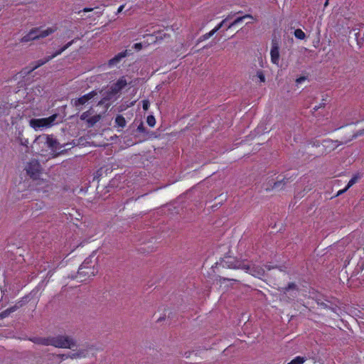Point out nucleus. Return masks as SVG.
I'll use <instances>...</instances> for the list:
<instances>
[{"instance_id":"obj_1","label":"nucleus","mask_w":364,"mask_h":364,"mask_svg":"<svg viewBox=\"0 0 364 364\" xmlns=\"http://www.w3.org/2000/svg\"><path fill=\"white\" fill-rule=\"evenodd\" d=\"M31 341L37 344L53 346L60 348H72L75 346V341L67 336H50L47 338L35 337L31 339Z\"/></svg>"},{"instance_id":"obj_2","label":"nucleus","mask_w":364,"mask_h":364,"mask_svg":"<svg viewBox=\"0 0 364 364\" xmlns=\"http://www.w3.org/2000/svg\"><path fill=\"white\" fill-rule=\"evenodd\" d=\"M56 30V28H48L45 30H41L39 28H32L26 35L22 37L21 42L26 43L33 40L46 38L53 33Z\"/></svg>"},{"instance_id":"obj_3","label":"nucleus","mask_w":364,"mask_h":364,"mask_svg":"<svg viewBox=\"0 0 364 364\" xmlns=\"http://www.w3.org/2000/svg\"><path fill=\"white\" fill-rule=\"evenodd\" d=\"M79 38H75L73 39L72 41L67 43L65 46H63L62 48H60L59 50H56L53 54L51 55H49L44 59L38 60L37 62L35 63V64L32 66L31 71H33L40 66L46 64L53 58H55L56 56L60 55L63 52H64L66 49H68L69 47H70L74 43H75Z\"/></svg>"},{"instance_id":"obj_4","label":"nucleus","mask_w":364,"mask_h":364,"mask_svg":"<svg viewBox=\"0 0 364 364\" xmlns=\"http://www.w3.org/2000/svg\"><path fill=\"white\" fill-rule=\"evenodd\" d=\"M48 135L41 134L37 136L32 145V149L40 155L44 156L49 151L48 147Z\"/></svg>"},{"instance_id":"obj_5","label":"nucleus","mask_w":364,"mask_h":364,"mask_svg":"<svg viewBox=\"0 0 364 364\" xmlns=\"http://www.w3.org/2000/svg\"><path fill=\"white\" fill-rule=\"evenodd\" d=\"M57 117L56 114H53L46 118L31 119L29 121L30 126L37 130L43 127H50Z\"/></svg>"},{"instance_id":"obj_6","label":"nucleus","mask_w":364,"mask_h":364,"mask_svg":"<svg viewBox=\"0 0 364 364\" xmlns=\"http://www.w3.org/2000/svg\"><path fill=\"white\" fill-rule=\"evenodd\" d=\"M26 171L31 178H37L41 172V166L37 159H31L26 166Z\"/></svg>"},{"instance_id":"obj_7","label":"nucleus","mask_w":364,"mask_h":364,"mask_svg":"<svg viewBox=\"0 0 364 364\" xmlns=\"http://www.w3.org/2000/svg\"><path fill=\"white\" fill-rule=\"evenodd\" d=\"M97 93L96 91L92 90L78 98L73 99L71 102L73 106H75L77 109H80L81 106L88 102V101L92 100L95 96L97 95Z\"/></svg>"},{"instance_id":"obj_8","label":"nucleus","mask_w":364,"mask_h":364,"mask_svg":"<svg viewBox=\"0 0 364 364\" xmlns=\"http://www.w3.org/2000/svg\"><path fill=\"white\" fill-rule=\"evenodd\" d=\"M87 262L85 261L79 267L77 274L80 277L95 276L96 272L93 267L87 266Z\"/></svg>"},{"instance_id":"obj_9","label":"nucleus","mask_w":364,"mask_h":364,"mask_svg":"<svg viewBox=\"0 0 364 364\" xmlns=\"http://www.w3.org/2000/svg\"><path fill=\"white\" fill-rule=\"evenodd\" d=\"M341 144L338 140H332L327 139L323 141L322 146L323 148V153L327 154L335 150L338 146Z\"/></svg>"},{"instance_id":"obj_10","label":"nucleus","mask_w":364,"mask_h":364,"mask_svg":"<svg viewBox=\"0 0 364 364\" xmlns=\"http://www.w3.org/2000/svg\"><path fill=\"white\" fill-rule=\"evenodd\" d=\"M291 178H287V176H284L282 179H278L277 181L274 182L273 185H270V187L265 188L266 191L270 190H282L284 188V186L289 181V180Z\"/></svg>"},{"instance_id":"obj_11","label":"nucleus","mask_w":364,"mask_h":364,"mask_svg":"<svg viewBox=\"0 0 364 364\" xmlns=\"http://www.w3.org/2000/svg\"><path fill=\"white\" fill-rule=\"evenodd\" d=\"M127 85L125 77H122L112 85V91L115 93L119 92L124 89Z\"/></svg>"},{"instance_id":"obj_12","label":"nucleus","mask_w":364,"mask_h":364,"mask_svg":"<svg viewBox=\"0 0 364 364\" xmlns=\"http://www.w3.org/2000/svg\"><path fill=\"white\" fill-rule=\"evenodd\" d=\"M48 147L49 151L53 153L58 151L60 149L58 141L52 135H48Z\"/></svg>"},{"instance_id":"obj_13","label":"nucleus","mask_w":364,"mask_h":364,"mask_svg":"<svg viewBox=\"0 0 364 364\" xmlns=\"http://www.w3.org/2000/svg\"><path fill=\"white\" fill-rule=\"evenodd\" d=\"M271 61L274 64H278L279 60V50L276 44H273L270 50Z\"/></svg>"},{"instance_id":"obj_14","label":"nucleus","mask_w":364,"mask_h":364,"mask_svg":"<svg viewBox=\"0 0 364 364\" xmlns=\"http://www.w3.org/2000/svg\"><path fill=\"white\" fill-rule=\"evenodd\" d=\"M127 55H128L127 50L120 52L109 60V65H115L118 63H119L122 58H125Z\"/></svg>"},{"instance_id":"obj_15","label":"nucleus","mask_w":364,"mask_h":364,"mask_svg":"<svg viewBox=\"0 0 364 364\" xmlns=\"http://www.w3.org/2000/svg\"><path fill=\"white\" fill-rule=\"evenodd\" d=\"M114 124L115 127L123 129L126 127L127 122L125 118L122 114H118L115 117Z\"/></svg>"},{"instance_id":"obj_16","label":"nucleus","mask_w":364,"mask_h":364,"mask_svg":"<svg viewBox=\"0 0 364 364\" xmlns=\"http://www.w3.org/2000/svg\"><path fill=\"white\" fill-rule=\"evenodd\" d=\"M245 18L252 19L253 17L250 14H245L243 16L237 17L228 26L227 29L231 28L232 27L235 26V25L241 23Z\"/></svg>"},{"instance_id":"obj_17","label":"nucleus","mask_w":364,"mask_h":364,"mask_svg":"<svg viewBox=\"0 0 364 364\" xmlns=\"http://www.w3.org/2000/svg\"><path fill=\"white\" fill-rule=\"evenodd\" d=\"M18 309V306H17L16 304L6 309V310H4L0 313V318H6L7 316H9L10 314L16 311Z\"/></svg>"},{"instance_id":"obj_18","label":"nucleus","mask_w":364,"mask_h":364,"mask_svg":"<svg viewBox=\"0 0 364 364\" xmlns=\"http://www.w3.org/2000/svg\"><path fill=\"white\" fill-rule=\"evenodd\" d=\"M101 119V116L100 114H95L92 117H90L87 121V125L89 127H93L97 122Z\"/></svg>"},{"instance_id":"obj_19","label":"nucleus","mask_w":364,"mask_h":364,"mask_svg":"<svg viewBox=\"0 0 364 364\" xmlns=\"http://www.w3.org/2000/svg\"><path fill=\"white\" fill-rule=\"evenodd\" d=\"M92 113H93V109L92 108H90L89 110L82 113V114L80 115V119L82 121L87 122Z\"/></svg>"},{"instance_id":"obj_20","label":"nucleus","mask_w":364,"mask_h":364,"mask_svg":"<svg viewBox=\"0 0 364 364\" xmlns=\"http://www.w3.org/2000/svg\"><path fill=\"white\" fill-rule=\"evenodd\" d=\"M294 36L299 40H303L305 38L306 35L301 29L297 28L294 31Z\"/></svg>"},{"instance_id":"obj_21","label":"nucleus","mask_w":364,"mask_h":364,"mask_svg":"<svg viewBox=\"0 0 364 364\" xmlns=\"http://www.w3.org/2000/svg\"><path fill=\"white\" fill-rule=\"evenodd\" d=\"M306 359L301 356H296L291 361H290L288 364H303L305 362Z\"/></svg>"},{"instance_id":"obj_22","label":"nucleus","mask_w":364,"mask_h":364,"mask_svg":"<svg viewBox=\"0 0 364 364\" xmlns=\"http://www.w3.org/2000/svg\"><path fill=\"white\" fill-rule=\"evenodd\" d=\"M214 34H215V33L213 31V30H211L210 32L206 33L203 34V36H201L199 38L198 41L200 42V41H206L208 38H210L211 36H213Z\"/></svg>"},{"instance_id":"obj_23","label":"nucleus","mask_w":364,"mask_h":364,"mask_svg":"<svg viewBox=\"0 0 364 364\" xmlns=\"http://www.w3.org/2000/svg\"><path fill=\"white\" fill-rule=\"evenodd\" d=\"M58 357H60L62 360H65V359H67L68 358H77V357H79V353H73L71 355L70 354H59L57 355Z\"/></svg>"},{"instance_id":"obj_24","label":"nucleus","mask_w":364,"mask_h":364,"mask_svg":"<svg viewBox=\"0 0 364 364\" xmlns=\"http://www.w3.org/2000/svg\"><path fill=\"white\" fill-rule=\"evenodd\" d=\"M146 38H148V44L154 43L157 41L158 39V36L153 34L146 35Z\"/></svg>"},{"instance_id":"obj_25","label":"nucleus","mask_w":364,"mask_h":364,"mask_svg":"<svg viewBox=\"0 0 364 364\" xmlns=\"http://www.w3.org/2000/svg\"><path fill=\"white\" fill-rule=\"evenodd\" d=\"M146 122L149 126L153 127L156 124V119L153 115H149L147 117Z\"/></svg>"},{"instance_id":"obj_26","label":"nucleus","mask_w":364,"mask_h":364,"mask_svg":"<svg viewBox=\"0 0 364 364\" xmlns=\"http://www.w3.org/2000/svg\"><path fill=\"white\" fill-rule=\"evenodd\" d=\"M296 289V284L294 282H290L288 284V285L287 287H285L284 288V293H287L291 289Z\"/></svg>"},{"instance_id":"obj_27","label":"nucleus","mask_w":364,"mask_h":364,"mask_svg":"<svg viewBox=\"0 0 364 364\" xmlns=\"http://www.w3.org/2000/svg\"><path fill=\"white\" fill-rule=\"evenodd\" d=\"M18 139H19V141H20V144L21 146H26V148L28 147V139H26L24 137H22V136H18Z\"/></svg>"},{"instance_id":"obj_28","label":"nucleus","mask_w":364,"mask_h":364,"mask_svg":"<svg viewBox=\"0 0 364 364\" xmlns=\"http://www.w3.org/2000/svg\"><path fill=\"white\" fill-rule=\"evenodd\" d=\"M358 181V177L357 176H353L350 178V180L348 181L346 187L347 188H350L352 186H353Z\"/></svg>"},{"instance_id":"obj_29","label":"nucleus","mask_w":364,"mask_h":364,"mask_svg":"<svg viewBox=\"0 0 364 364\" xmlns=\"http://www.w3.org/2000/svg\"><path fill=\"white\" fill-rule=\"evenodd\" d=\"M225 23V20H223L220 23H218L213 30V31L215 33L218 32Z\"/></svg>"},{"instance_id":"obj_30","label":"nucleus","mask_w":364,"mask_h":364,"mask_svg":"<svg viewBox=\"0 0 364 364\" xmlns=\"http://www.w3.org/2000/svg\"><path fill=\"white\" fill-rule=\"evenodd\" d=\"M149 106H150V103L148 100H142V107L145 111L149 109Z\"/></svg>"},{"instance_id":"obj_31","label":"nucleus","mask_w":364,"mask_h":364,"mask_svg":"<svg viewBox=\"0 0 364 364\" xmlns=\"http://www.w3.org/2000/svg\"><path fill=\"white\" fill-rule=\"evenodd\" d=\"M323 101H325V100H323ZM326 103L325 102H322L321 103L319 104V105H316L314 108H313V112H316L317 111L318 109L321 108V107H324Z\"/></svg>"},{"instance_id":"obj_32","label":"nucleus","mask_w":364,"mask_h":364,"mask_svg":"<svg viewBox=\"0 0 364 364\" xmlns=\"http://www.w3.org/2000/svg\"><path fill=\"white\" fill-rule=\"evenodd\" d=\"M137 131L139 132H141V133H144L146 132V128L144 127L143 123H141L138 127H137Z\"/></svg>"},{"instance_id":"obj_33","label":"nucleus","mask_w":364,"mask_h":364,"mask_svg":"<svg viewBox=\"0 0 364 364\" xmlns=\"http://www.w3.org/2000/svg\"><path fill=\"white\" fill-rule=\"evenodd\" d=\"M142 43H136L134 44L133 48L136 50H139L142 48Z\"/></svg>"},{"instance_id":"obj_34","label":"nucleus","mask_w":364,"mask_h":364,"mask_svg":"<svg viewBox=\"0 0 364 364\" xmlns=\"http://www.w3.org/2000/svg\"><path fill=\"white\" fill-rule=\"evenodd\" d=\"M309 144L310 145H311L312 146H316V147L319 146V142L317 140H311L309 141Z\"/></svg>"},{"instance_id":"obj_35","label":"nucleus","mask_w":364,"mask_h":364,"mask_svg":"<svg viewBox=\"0 0 364 364\" xmlns=\"http://www.w3.org/2000/svg\"><path fill=\"white\" fill-rule=\"evenodd\" d=\"M257 75H258V77L259 78L260 82H264L265 81V77H264V75L262 73V72H259L257 73Z\"/></svg>"},{"instance_id":"obj_36","label":"nucleus","mask_w":364,"mask_h":364,"mask_svg":"<svg viewBox=\"0 0 364 364\" xmlns=\"http://www.w3.org/2000/svg\"><path fill=\"white\" fill-rule=\"evenodd\" d=\"M305 80H306L305 77H300L296 79V82L297 84H299V83H301Z\"/></svg>"},{"instance_id":"obj_37","label":"nucleus","mask_w":364,"mask_h":364,"mask_svg":"<svg viewBox=\"0 0 364 364\" xmlns=\"http://www.w3.org/2000/svg\"><path fill=\"white\" fill-rule=\"evenodd\" d=\"M348 189V188H347V187L346 186L343 189L340 190V191H338L337 196H340V195L344 193Z\"/></svg>"},{"instance_id":"obj_38","label":"nucleus","mask_w":364,"mask_h":364,"mask_svg":"<svg viewBox=\"0 0 364 364\" xmlns=\"http://www.w3.org/2000/svg\"><path fill=\"white\" fill-rule=\"evenodd\" d=\"M92 10H93V9H92V8L85 7V8H84V9H82V11H83V12L87 13V12L92 11Z\"/></svg>"},{"instance_id":"obj_39","label":"nucleus","mask_w":364,"mask_h":364,"mask_svg":"<svg viewBox=\"0 0 364 364\" xmlns=\"http://www.w3.org/2000/svg\"><path fill=\"white\" fill-rule=\"evenodd\" d=\"M321 306L324 308V309H328V306L324 304V303H322L321 304ZM329 309H331V311H334V309L333 308H329Z\"/></svg>"},{"instance_id":"obj_40","label":"nucleus","mask_w":364,"mask_h":364,"mask_svg":"<svg viewBox=\"0 0 364 364\" xmlns=\"http://www.w3.org/2000/svg\"><path fill=\"white\" fill-rule=\"evenodd\" d=\"M233 16H234V14H230L228 15V16L224 20H225V22H226L227 21L230 20Z\"/></svg>"},{"instance_id":"obj_41","label":"nucleus","mask_w":364,"mask_h":364,"mask_svg":"<svg viewBox=\"0 0 364 364\" xmlns=\"http://www.w3.org/2000/svg\"><path fill=\"white\" fill-rule=\"evenodd\" d=\"M124 8V5H121L117 9V14L122 12Z\"/></svg>"},{"instance_id":"obj_42","label":"nucleus","mask_w":364,"mask_h":364,"mask_svg":"<svg viewBox=\"0 0 364 364\" xmlns=\"http://www.w3.org/2000/svg\"><path fill=\"white\" fill-rule=\"evenodd\" d=\"M36 206H37V205L38 206V207H37V208H36L37 209H38V208H39V209H42V207H43V203H41L39 204V205H38V203H36Z\"/></svg>"},{"instance_id":"obj_43","label":"nucleus","mask_w":364,"mask_h":364,"mask_svg":"<svg viewBox=\"0 0 364 364\" xmlns=\"http://www.w3.org/2000/svg\"><path fill=\"white\" fill-rule=\"evenodd\" d=\"M328 4V1H326V2L325 3V6H326Z\"/></svg>"}]
</instances>
